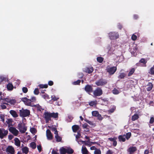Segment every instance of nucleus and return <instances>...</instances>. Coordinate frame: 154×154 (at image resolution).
Segmentation results:
<instances>
[{
    "instance_id": "obj_1",
    "label": "nucleus",
    "mask_w": 154,
    "mask_h": 154,
    "mask_svg": "<svg viewBox=\"0 0 154 154\" xmlns=\"http://www.w3.org/2000/svg\"><path fill=\"white\" fill-rule=\"evenodd\" d=\"M44 117L45 121L46 123H48L50 121H51V118L55 119H57L58 117V113L57 112H45L43 114Z\"/></svg>"
},
{
    "instance_id": "obj_2",
    "label": "nucleus",
    "mask_w": 154,
    "mask_h": 154,
    "mask_svg": "<svg viewBox=\"0 0 154 154\" xmlns=\"http://www.w3.org/2000/svg\"><path fill=\"white\" fill-rule=\"evenodd\" d=\"M17 128L21 134L24 133L27 130V127L24 123H20L18 125Z\"/></svg>"
},
{
    "instance_id": "obj_3",
    "label": "nucleus",
    "mask_w": 154,
    "mask_h": 154,
    "mask_svg": "<svg viewBox=\"0 0 154 154\" xmlns=\"http://www.w3.org/2000/svg\"><path fill=\"white\" fill-rule=\"evenodd\" d=\"M19 111L20 116L23 117L28 116L30 114V111L28 109H22L20 110Z\"/></svg>"
},
{
    "instance_id": "obj_4",
    "label": "nucleus",
    "mask_w": 154,
    "mask_h": 154,
    "mask_svg": "<svg viewBox=\"0 0 154 154\" xmlns=\"http://www.w3.org/2000/svg\"><path fill=\"white\" fill-rule=\"evenodd\" d=\"M93 94L95 97L100 96L103 94V92L101 88L98 87L93 91Z\"/></svg>"
},
{
    "instance_id": "obj_5",
    "label": "nucleus",
    "mask_w": 154,
    "mask_h": 154,
    "mask_svg": "<svg viewBox=\"0 0 154 154\" xmlns=\"http://www.w3.org/2000/svg\"><path fill=\"white\" fill-rule=\"evenodd\" d=\"M109 36L111 39H116L119 38V35L117 32H110L109 34Z\"/></svg>"
},
{
    "instance_id": "obj_6",
    "label": "nucleus",
    "mask_w": 154,
    "mask_h": 154,
    "mask_svg": "<svg viewBox=\"0 0 154 154\" xmlns=\"http://www.w3.org/2000/svg\"><path fill=\"white\" fill-rule=\"evenodd\" d=\"M107 83L106 80L103 79H100L95 82V84L98 86H103L106 85Z\"/></svg>"
},
{
    "instance_id": "obj_7",
    "label": "nucleus",
    "mask_w": 154,
    "mask_h": 154,
    "mask_svg": "<svg viewBox=\"0 0 154 154\" xmlns=\"http://www.w3.org/2000/svg\"><path fill=\"white\" fill-rule=\"evenodd\" d=\"M117 68L116 67L113 66L112 67H107L106 68L107 72L110 75H113L116 71Z\"/></svg>"
},
{
    "instance_id": "obj_8",
    "label": "nucleus",
    "mask_w": 154,
    "mask_h": 154,
    "mask_svg": "<svg viewBox=\"0 0 154 154\" xmlns=\"http://www.w3.org/2000/svg\"><path fill=\"white\" fill-rule=\"evenodd\" d=\"M21 100L24 102L25 104L28 106H32L33 105L32 104L31 100L30 99H28L26 97L22 98L21 99Z\"/></svg>"
},
{
    "instance_id": "obj_9",
    "label": "nucleus",
    "mask_w": 154,
    "mask_h": 154,
    "mask_svg": "<svg viewBox=\"0 0 154 154\" xmlns=\"http://www.w3.org/2000/svg\"><path fill=\"white\" fill-rule=\"evenodd\" d=\"M85 90L88 94H90L93 92V88L92 85H87L85 88Z\"/></svg>"
},
{
    "instance_id": "obj_10",
    "label": "nucleus",
    "mask_w": 154,
    "mask_h": 154,
    "mask_svg": "<svg viewBox=\"0 0 154 154\" xmlns=\"http://www.w3.org/2000/svg\"><path fill=\"white\" fill-rule=\"evenodd\" d=\"M8 131L7 130H5L4 128H0V138L3 139L8 134Z\"/></svg>"
},
{
    "instance_id": "obj_11",
    "label": "nucleus",
    "mask_w": 154,
    "mask_h": 154,
    "mask_svg": "<svg viewBox=\"0 0 154 154\" xmlns=\"http://www.w3.org/2000/svg\"><path fill=\"white\" fill-rule=\"evenodd\" d=\"M8 129L9 131L11 133L15 136H17L18 134V131L14 127H10Z\"/></svg>"
},
{
    "instance_id": "obj_12",
    "label": "nucleus",
    "mask_w": 154,
    "mask_h": 154,
    "mask_svg": "<svg viewBox=\"0 0 154 154\" xmlns=\"http://www.w3.org/2000/svg\"><path fill=\"white\" fill-rule=\"evenodd\" d=\"M6 152L8 154H14L15 150L14 148L11 146H9L7 148Z\"/></svg>"
},
{
    "instance_id": "obj_13",
    "label": "nucleus",
    "mask_w": 154,
    "mask_h": 154,
    "mask_svg": "<svg viewBox=\"0 0 154 154\" xmlns=\"http://www.w3.org/2000/svg\"><path fill=\"white\" fill-rule=\"evenodd\" d=\"M46 135L48 140H51L53 139V136L49 129H47L46 131Z\"/></svg>"
},
{
    "instance_id": "obj_14",
    "label": "nucleus",
    "mask_w": 154,
    "mask_h": 154,
    "mask_svg": "<svg viewBox=\"0 0 154 154\" xmlns=\"http://www.w3.org/2000/svg\"><path fill=\"white\" fill-rule=\"evenodd\" d=\"M137 148L135 146L130 147L127 150V152L129 154H133L137 150Z\"/></svg>"
},
{
    "instance_id": "obj_15",
    "label": "nucleus",
    "mask_w": 154,
    "mask_h": 154,
    "mask_svg": "<svg viewBox=\"0 0 154 154\" xmlns=\"http://www.w3.org/2000/svg\"><path fill=\"white\" fill-rule=\"evenodd\" d=\"M93 70L94 69L92 67H86L84 69V71L88 73H91Z\"/></svg>"
},
{
    "instance_id": "obj_16",
    "label": "nucleus",
    "mask_w": 154,
    "mask_h": 154,
    "mask_svg": "<svg viewBox=\"0 0 154 154\" xmlns=\"http://www.w3.org/2000/svg\"><path fill=\"white\" fill-rule=\"evenodd\" d=\"M139 62V63L143 64L142 66H146V63L147 62V60H146L145 59L143 58H141Z\"/></svg>"
},
{
    "instance_id": "obj_17",
    "label": "nucleus",
    "mask_w": 154,
    "mask_h": 154,
    "mask_svg": "<svg viewBox=\"0 0 154 154\" xmlns=\"http://www.w3.org/2000/svg\"><path fill=\"white\" fill-rule=\"evenodd\" d=\"M79 127L78 125H74L72 126V129L74 132L76 133L79 130Z\"/></svg>"
},
{
    "instance_id": "obj_18",
    "label": "nucleus",
    "mask_w": 154,
    "mask_h": 154,
    "mask_svg": "<svg viewBox=\"0 0 154 154\" xmlns=\"http://www.w3.org/2000/svg\"><path fill=\"white\" fill-rule=\"evenodd\" d=\"M9 112L10 114L14 118H17L18 117V115L17 114L16 112L15 111L11 110Z\"/></svg>"
},
{
    "instance_id": "obj_19",
    "label": "nucleus",
    "mask_w": 154,
    "mask_h": 154,
    "mask_svg": "<svg viewBox=\"0 0 154 154\" xmlns=\"http://www.w3.org/2000/svg\"><path fill=\"white\" fill-rule=\"evenodd\" d=\"M54 137L57 142H58L61 141L62 137L58 135V133L55 134Z\"/></svg>"
},
{
    "instance_id": "obj_20",
    "label": "nucleus",
    "mask_w": 154,
    "mask_h": 154,
    "mask_svg": "<svg viewBox=\"0 0 154 154\" xmlns=\"http://www.w3.org/2000/svg\"><path fill=\"white\" fill-rule=\"evenodd\" d=\"M15 144L18 147H20V142L19 139L16 137L14 139Z\"/></svg>"
},
{
    "instance_id": "obj_21",
    "label": "nucleus",
    "mask_w": 154,
    "mask_h": 154,
    "mask_svg": "<svg viewBox=\"0 0 154 154\" xmlns=\"http://www.w3.org/2000/svg\"><path fill=\"white\" fill-rule=\"evenodd\" d=\"M13 121L12 119H7L6 122L7 124L8 125V126L9 127L10 126L13 125Z\"/></svg>"
},
{
    "instance_id": "obj_22",
    "label": "nucleus",
    "mask_w": 154,
    "mask_h": 154,
    "mask_svg": "<svg viewBox=\"0 0 154 154\" xmlns=\"http://www.w3.org/2000/svg\"><path fill=\"white\" fill-rule=\"evenodd\" d=\"M118 139L119 141L121 142H125V141L126 139L125 137V135H120L118 137Z\"/></svg>"
},
{
    "instance_id": "obj_23",
    "label": "nucleus",
    "mask_w": 154,
    "mask_h": 154,
    "mask_svg": "<svg viewBox=\"0 0 154 154\" xmlns=\"http://www.w3.org/2000/svg\"><path fill=\"white\" fill-rule=\"evenodd\" d=\"M48 128L50 129L52 131H54V134H55L58 133V131L57 130L56 128L54 127L53 126H48Z\"/></svg>"
},
{
    "instance_id": "obj_24",
    "label": "nucleus",
    "mask_w": 154,
    "mask_h": 154,
    "mask_svg": "<svg viewBox=\"0 0 154 154\" xmlns=\"http://www.w3.org/2000/svg\"><path fill=\"white\" fill-rule=\"evenodd\" d=\"M82 154H88V151L85 146H82Z\"/></svg>"
},
{
    "instance_id": "obj_25",
    "label": "nucleus",
    "mask_w": 154,
    "mask_h": 154,
    "mask_svg": "<svg viewBox=\"0 0 154 154\" xmlns=\"http://www.w3.org/2000/svg\"><path fill=\"white\" fill-rule=\"evenodd\" d=\"M147 86H148L146 88V90L147 91H150L152 89L153 87V85L151 82H149L147 85Z\"/></svg>"
},
{
    "instance_id": "obj_26",
    "label": "nucleus",
    "mask_w": 154,
    "mask_h": 154,
    "mask_svg": "<svg viewBox=\"0 0 154 154\" xmlns=\"http://www.w3.org/2000/svg\"><path fill=\"white\" fill-rule=\"evenodd\" d=\"M13 86L12 83H8L7 85V88L9 91H12L13 89Z\"/></svg>"
},
{
    "instance_id": "obj_27",
    "label": "nucleus",
    "mask_w": 154,
    "mask_h": 154,
    "mask_svg": "<svg viewBox=\"0 0 154 154\" xmlns=\"http://www.w3.org/2000/svg\"><path fill=\"white\" fill-rule=\"evenodd\" d=\"M66 149L63 147H62L60 149V151L61 154H66Z\"/></svg>"
},
{
    "instance_id": "obj_28",
    "label": "nucleus",
    "mask_w": 154,
    "mask_h": 154,
    "mask_svg": "<svg viewBox=\"0 0 154 154\" xmlns=\"http://www.w3.org/2000/svg\"><path fill=\"white\" fill-rule=\"evenodd\" d=\"M32 107H36L37 108L38 110L40 111H41L42 109L43 110L44 109H42L41 106H40L39 104H37L36 105H33V106H32Z\"/></svg>"
},
{
    "instance_id": "obj_29",
    "label": "nucleus",
    "mask_w": 154,
    "mask_h": 154,
    "mask_svg": "<svg viewBox=\"0 0 154 154\" xmlns=\"http://www.w3.org/2000/svg\"><path fill=\"white\" fill-rule=\"evenodd\" d=\"M126 74L125 73L122 72L118 76V77L119 79H123L124 78L125 76H126Z\"/></svg>"
},
{
    "instance_id": "obj_30",
    "label": "nucleus",
    "mask_w": 154,
    "mask_h": 154,
    "mask_svg": "<svg viewBox=\"0 0 154 154\" xmlns=\"http://www.w3.org/2000/svg\"><path fill=\"white\" fill-rule=\"evenodd\" d=\"M66 149V153L68 154H72L74 152V150L70 148H68Z\"/></svg>"
},
{
    "instance_id": "obj_31",
    "label": "nucleus",
    "mask_w": 154,
    "mask_h": 154,
    "mask_svg": "<svg viewBox=\"0 0 154 154\" xmlns=\"http://www.w3.org/2000/svg\"><path fill=\"white\" fill-rule=\"evenodd\" d=\"M23 153L27 154L29 152V149L27 147H24L22 149Z\"/></svg>"
},
{
    "instance_id": "obj_32",
    "label": "nucleus",
    "mask_w": 154,
    "mask_h": 154,
    "mask_svg": "<svg viewBox=\"0 0 154 154\" xmlns=\"http://www.w3.org/2000/svg\"><path fill=\"white\" fill-rule=\"evenodd\" d=\"M139 118V116L137 114H135L132 116L131 119L132 121H134L137 119Z\"/></svg>"
},
{
    "instance_id": "obj_33",
    "label": "nucleus",
    "mask_w": 154,
    "mask_h": 154,
    "mask_svg": "<svg viewBox=\"0 0 154 154\" xmlns=\"http://www.w3.org/2000/svg\"><path fill=\"white\" fill-rule=\"evenodd\" d=\"M135 71V69L134 68H131L130 69V70L128 74V76H131L133 74L134 72Z\"/></svg>"
},
{
    "instance_id": "obj_34",
    "label": "nucleus",
    "mask_w": 154,
    "mask_h": 154,
    "mask_svg": "<svg viewBox=\"0 0 154 154\" xmlns=\"http://www.w3.org/2000/svg\"><path fill=\"white\" fill-rule=\"evenodd\" d=\"M30 131L32 134H35L37 132L36 129L34 128H31L30 129Z\"/></svg>"
},
{
    "instance_id": "obj_35",
    "label": "nucleus",
    "mask_w": 154,
    "mask_h": 154,
    "mask_svg": "<svg viewBox=\"0 0 154 154\" xmlns=\"http://www.w3.org/2000/svg\"><path fill=\"white\" fill-rule=\"evenodd\" d=\"M30 147L33 149H35L36 147L35 143L34 142H32L30 143Z\"/></svg>"
},
{
    "instance_id": "obj_36",
    "label": "nucleus",
    "mask_w": 154,
    "mask_h": 154,
    "mask_svg": "<svg viewBox=\"0 0 154 154\" xmlns=\"http://www.w3.org/2000/svg\"><path fill=\"white\" fill-rule=\"evenodd\" d=\"M131 133L130 132L127 133L125 135V137L127 140H128L131 136Z\"/></svg>"
},
{
    "instance_id": "obj_37",
    "label": "nucleus",
    "mask_w": 154,
    "mask_h": 154,
    "mask_svg": "<svg viewBox=\"0 0 154 154\" xmlns=\"http://www.w3.org/2000/svg\"><path fill=\"white\" fill-rule=\"evenodd\" d=\"M5 115L4 114H1L0 115V118L1 119V121H2L3 123L5 122Z\"/></svg>"
},
{
    "instance_id": "obj_38",
    "label": "nucleus",
    "mask_w": 154,
    "mask_h": 154,
    "mask_svg": "<svg viewBox=\"0 0 154 154\" xmlns=\"http://www.w3.org/2000/svg\"><path fill=\"white\" fill-rule=\"evenodd\" d=\"M92 115L94 116H97L99 114V112L97 111H93L92 112Z\"/></svg>"
},
{
    "instance_id": "obj_39",
    "label": "nucleus",
    "mask_w": 154,
    "mask_h": 154,
    "mask_svg": "<svg viewBox=\"0 0 154 154\" xmlns=\"http://www.w3.org/2000/svg\"><path fill=\"white\" fill-rule=\"evenodd\" d=\"M81 135L80 131H78L77 134L75 136L76 140V141H78V140L80 138Z\"/></svg>"
},
{
    "instance_id": "obj_40",
    "label": "nucleus",
    "mask_w": 154,
    "mask_h": 154,
    "mask_svg": "<svg viewBox=\"0 0 154 154\" xmlns=\"http://www.w3.org/2000/svg\"><path fill=\"white\" fill-rule=\"evenodd\" d=\"M38 86L41 88H47L48 87L47 84H40Z\"/></svg>"
},
{
    "instance_id": "obj_41",
    "label": "nucleus",
    "mask_w": 154,
    "mask_h": 154,
    "mask_svg": "<svg viewBox=\"0 0 154 154\" xmlns=\"http://www.w3.org/2000/svg\"><path fill=\"white\" fill-rule=\"evenodd\" d=\"M103 58L101 57H97V61L100 63H102V62L103 61Z\"/></svg>"
},
{
    "instance_id": "obj_42",
    "label": "nucleus",
    "mask_w": 154,
    "mask_h": 154,
    "mask_svg": "<svg viewBox=\"0 0 154 154\" xmlns=\"http://www.w3.org/2000/svg\"><path fill=\"white\" fill-rule=\"evenodd\" d=\"M149 73L152 75H154V65L150 68Z\"/></svg>"
},
{
    "instance_id": "obj_43",
    "label": "nucleus",
    "mask_w": 154,
    "mask_h": 154,
    "mask_svg": "<svg viewBox=\"0 0 154 154\" xmlns=\"http://www.w3.org/2000/svg\"><path fill=\"white\" fill-rule=\"evenodd\" d=\"M16 102V100L15 99H10L9 103L11 105H14Z\"/></svg>"
},
{
    "instance_id": "obj_44",
    "label": "nucleus",
    "mask_w": 154,
    "mask_h": 154,
    "mask_svg": "<svg viewBox=\"0 0 154 154\" xmlns=\"http://www.w3.org/2000/svg\"><path fill=\"white\" fill-rule=\"evenodd\" d=\"M42 97L45 99H50L49 96L46 94L42 95Z\"/></svg>"
},
{
    "instance_id": "obj_45",
    "label": "nucleus",
    "mask_w": 154,
    "mask_h": 154,
    "mask_svg": "<svg viewBox=\"0 0 154 154\" xmlns=\"http://www.w3.org/2000/svg\"><path fill=\"white\" fill-rule=\"evenodd\" d=\"M116 107L115 106H113L112 108L110 109L108 111L109 113H113L116 109Z\"/></svg>"
},
{
    "instance_id": "obj_46",
    "label": "nucleus",
    "mask_w": 154,
    "mask_h": 154,
    "mask_svg": "<svg viewBox=\"0 0 154 154\" xmlns=\"http://www.w3.org/2000/svg\"><path fill=\"white\" fill-rule=\"evenodd\" d=\"M94 154H101V152L100 149H96L94 151Z\"/></svg>"
},
{
    "instance_id": "obj_47",
    "label": "nucleus",
    "mask_w": 154,
    "mask_h": 154,
    "mask_svg": "<svg viewBox=\"0 0 154 154\" xmlns=\"http://www.w3.org/2000/svg\"><path fill=\"white\" fill-rule=\"evenodd\" d=\"M97 104V102L96 101H92L90 102L89 104L91 106H93L94 105H96Z\"/></svg>"
},
{
    "instance_id": "obj_48",
    "label": "nucleus",
    "mask_w": 154,
    "mask_h": 154,
    "mask_svg": "<svg viewBox=\"0 0 154 154\" xmlns=\"http://www.w3.org/2000/svg\"><path fill=\"white\" fill-rule=\"evenodd\" d=\"M0 99L4 100L5 101L9 103L10 100V99L7 98H2V96L0 98Z\"/></svg>"
},
{
    "instance_id": "obj_49",
    "label": "nucleus",
    "mask_w": 154,
    "mask_h": 154,
    "mask_svg": "<svg viewBox=\"0 0 154 154\" xmlns=\"http://www.w3.org/2000/svg\"><path fill=\"white\" fill-rule=\"evenodd\" d=\"M112 93L115 94H118L119 93V91L116 89H114L112 91Z\"/></svg>"
},
{
    "instance_id": "obj_50",
    "label": "nucleus",
    "mask_w": 154,
    "mask_h": 154,
    "mask_svg": "<svg viewBox=\"0 0 154 154\" xmlns=\"http://www.w3.org/2000/svg\"><path fill=\"white\" fill-rule=\"evenodd\" d=\"M88 126V125L86 123H85L82 125L83 128L84 129L86 128L87 130V131H89V129L88 128H87Z\"/></svg>"
},
{
    "instance_id": "obj_51",
    "label": "nucleus",
    "mask_w": 154,
    "mask_h": 154,
    "mask_svg": "<svg viewBox=\"0 0 154 154\" xmlns=\"http://www.w3.org/2000/svg\"><path fill=\"white\" fill-rule=\"evenodd\" d=\"M51 100H53L54 101H56L59 98L58 97H56L55 96H52L51 97Z\"/></svg>"
},
{
    "instance_id": "obj_52",
    "label": "nucleus",
    "mask_w": 154,
    "mask_h": 154,
    "mask_svg": "<svg viewBox=\"0 0 154 154\" xmlns=\"http://www.w3.org/2000/svg\"><path fill=\"white\" fill-rule=\"evenodd\" d=\"M34 94L35 95H38L39 94V91L38 89V88H36L35 89L34 91Z\"/></svg>"
},
{
    "instance_id": "obj_53",
    "label": "nucleus",
    "mask_w": 154,
    "mask_h": 154,
    "mask_svg": "<svg viewBox=\"0 0 154 154\" xmlns=\"http://www.w3.org/2000/svg\"><path fill=\"white\" fill-rule=\"evenodd\" d=\"M81 82V80H78L77 81L73 82V84L74 85H79Z\"/></svg>"
},
{
    "instance_id": "obj_54",
    "label": "nucleus",
    "mask_w": 154,
    "mask_h": 154,
    "mask_svg": "<svg viewBox=\"0 0 154 154\" xmlns=\"http://www.w3.org/2000/svg\"><path fill=\"white\" fill-rule=\"evenodd\" d=\"M22 91L24 93H26L28 91V90L27 88L26 87H23L22 88Z\"/></svg>"
},
{
    "instance_id": "obj_55",
    "label": "nucleus",
    "mask_w": 154,
    "mask_h": 154,
    "mask_svg": "<svg viewBox=\"0 0 154 154\" xmlns=\"http://www.w3.org/2000/svg\"><path fill=\"white\" fill-rule=\"evenodd\" d=\"M137 38V36L136 35L133 34L131 36V39L133 41L135 40Z\"/></svg>"
},
{
    "instance_id": "obj_56",
    "label": "nucleus",
    "mask_w": 154,
    "mask_h": 154,
    "mask_svg": "<svg viewBox=\"0 0 154 154\" xmlns=\"http://www.w3.org/2000/svg\"><path fill=\"white\" fill-rule=\"evenodd\" d=\"M84 120L87 123H88L90 125H93V122H92L89 121L88 120L86 119H85Z\"/></svg>"
},
{
    "instance_id": "obj_57",
    "label": "nucleus",
    "mask_w": 154,
    "mask_h": 154,
    "mask_svg": "<svg viewBox=\"0 0 154 154\" xmlns=\"http://www.w3.org/2000/svg\"><path fill=\"white\" fill-rule=\"evenodd\" d=\"M154 122V118L153 117H151L150 118V121L149 122V123L152 124Z\"/></svg>"
},
{
    "instance_id": "obj_58",
    "label": "nucleus",
    "mask_w": 154,
    "mask_h": 154,
    "mask_svg": "<svg viewBox=\"0 0 154 154\" xmlns=\"http://www.w3.org/2000/svg\"><path fill=\"white\" fill-rule=\"evenodd\" d=\"M5 78L2 76H0V82H2L5 80Z\"/></svg>"
},
{
    "instance_id": "obj_59",
    "label": "nucleus",
    "mask_w": 154,
    "mask_h": 154,
    "mask_svg": "<svg viewBox=\"0 0 154 154\" xmlns=\"http://www.w3.org/2000/svg\"><path fill=\"white\" fill-rule=\"evenodd\" d=\"M113 153L112 151L109 149L106 152V154H112Z\"/></svg>"
},
{
    "instance_id": "obj_60",
    "label": "nucleus",
    "mask_w": 154,
    "mask_h": 154,
    "mask_svg": "<svg viewBox=\"0 0 154 154\" xmlns=\"http://www.w3.org/2000/svg\"><path fill=\"white\" fill-rule=\"evenodd\" d=\"M39 152H40L42 151V146L41 145L37 146Z\"/></svg>"
},
{
    "instance_id": "obj_61",
    "label": "nucleus",
    "mask_w": 154,
    "mask_h": 154,
    "mask_svg": "<svg viewBox=\"0 0 154 154\" xmlns=\"http://www.w3.org/2000/svg\"><path fill=\"white\" fill-rule=\"evenodd\" d=\"M117 27L119 29L121 30L122 28V26L121 24L119 23L117 25Z\"/></svg>"
},
{
    "instance_id": "obj_62",
    "label": "nucleus",
    "mask_w": 154,
    "mask_h": 154,
    "mask_svg": "<svg viewBox=\"0 0 154 154\" xmlns=\"http://www.w3.org/2000/svg\"><path fill=\"white\" fill-rule=\"evenodd\" d=\"M31 100V102H35L36 100V98L35 97H32Z\"/></svg>"
},
{
    "instance_id": "obj_63",
    "label": "nucleus",
    "mask_w": 154,
    "mask_h": 154,
    "mask_svg": "<svg viewBox=\"0 0 154 154\" xmlns=\"http://www.w3.org/2000/svg\"><path fill=\"white\" fill-rule=\"evenodd\" d=\"M54 84L53 82L52 81H50L48 82V85L49 86H52Z\"/></svg>"
},
{
    "instance_id": "obj_64",
    "label": "nucleus",
    "mask_w": 154,
    "mask_h": 154,
    "mask_svg": "<svg viewBox=\"0 0 154 154\" xmlns=\"http://www.w3.org/2000/svg\"><path fill=\"white\" fill-rule=\"evenodd\" d=\"M52 154H59L58 152L54 149L52 150Z\"/></svg>"
}]
</instances>
